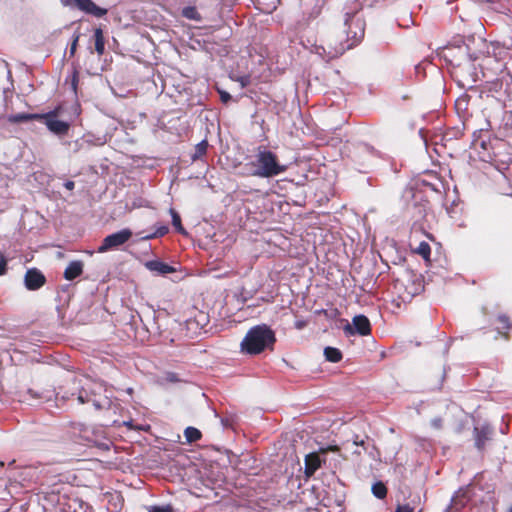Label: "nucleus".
Wrapping results in <instances>:
<instances>
[{"instance_id": "35", "label": "nucleus", "mask_w": 512, "mask_h": 512, "mask_svg": "<svg viewBox=\"0 0 512 512\" xmlns=\"http://www.w3.org/2000/svg\"><path fill=\"white\" fill-rule=\"evenodd\" d=\"M364 440H359L358 436H356L355 440H354V444L357 445V446H364Z\"/></svg>"}, {"instance_id": "38", "label": "nucleus", "mask_w": 512, "mask_h": 512, "mask_svg": "<svg viewBox=\"0 0 512 512\" xmlns=\"http://www.w3.org/2000/svg\"><path fill=\"white\" fill-rule=\"evenodd\" d=\"M296 326H297V328H301L303 326V324L302 323H297Z\"/></svg>"}, {"instance_id": "24", "label": "nucleus", "mask_w": 512, "mask_h": 512, "mask_svg": "<svg viewBox=\"0 0 512 512\" xmlns=\"http://www.w3.org/2000/svg\"><path fill=\"white\" fill-rule=\"evenodd\" d=\"M415 253L420 255L423 259L429 260L431 255V247L429 243L425 241L420 242L418 247L415 249Z\"/></svg>"}, {"instance_id": "23", "label": "nucleus", "mask_w": 512, "mask_h": 512, "mask_svg": "<svg viewBox=\"0 0 512 512\" xmlns=\"http://www.w3.org/2000/svg\"><path fill=\"white\" fill-rule=\"evenodd\" d=\"M170 213L172 216V225L175 227L176 231L182 235H187V231L182 226L180 215L174 209H170Z\"/></svg>"}, {"instance_id": "21", "label": "nucleus", "mask_w": 512, "mask_h": 512, "mask_svg": "<svg viewBox=\"0 0 512 512\" xmlns=\"http://www.w3.org/2000/svg\"><path fill=\"white\" fill-rule=\"evenodd\" d=\"M428 205V201H425L424 203H415L413 205V217L416 218L417 221L426 216Z\"/></svg>"}, {"instance_id": "3", "label": "nucleus", "mask_w": 512, "mask_h": 512, "mask_svg": "<svg viewBox=\"0 0 512 512\" xmlns=\"http://www.w3.org/2000/svg\"><path fill=\"white\" fill-rule=\"evenodd\" d=\"M252 165L255 167L252 175L261 178H272L286 171V166L279 162L278 156L267 149H259Z\"/></svg>"}, {"instance_id": "28", "label": "nucleus", "mask_w": 512, "mask_h": 512, "mask_svg": "<svg viewBox=\"0 0 512 512\" xmlns=\"http://www.w3.org/2000/svg\"><path fill=\"white\" fill-rule=\"evenodd\" d=\"M7 273V259L5 255L0 252V276H3Z\"/></svg>"}, {"instance_id": "14", "label": "nucleus", "mask_w": 512, "mask_h": 512, "mask_svg": "<svg viewBox=\"0 0 512 512\" xmlns=\"http://www.w3.org/2000/svg\"><path fill=\"white\" fill-rule=\"evenodd\" d=\"M146 267L154 272L162 275L170 274L175 272V268L159 260H153L146 263Z\"/></svg>"}, {"instance_id": "25", "label": "nucleus", "mask_w": 512, "mask_h": 512, "mask_svg": "<svg viewBox=\"0 0 512 512\" xmlns=\"http://www.w3.org/2000/svg\"><path fill=\"white\" fill-rule=\"evenodd\" d=\"M372 493L378 499H384L387 495V488L383 482H376L372 486Z\"/></svg>"}, {"instance_id": "22", "label": "nucleus", "mask_w": 512, "mask_h": 512, "mask_svg": "<svg viewBox=\"0 0 512 512\" xmlns=\"http://www.w3.org/2000/svg\"><path fill=\"white\" fill-rule=\"evenodd\" d=\"M185 438L187 442L192 443L200 440L202 438V433L199 429L195 427H187L184 431Z\"/></svg>"}, {"instance_id": "36", "label": "nucleus", "mask_w": 512, "mask_h": 512, "mask_svg": "<svg viewBox=\"0 0 512 512\" xmlns=\"http://www.w3.org/2000/svg\"><path fill=\"white\" fill-rule=\"evenodd\" d=\"M466 100L464 98H460L456 101V106L457 107H460L462 105V103H465Z\"/></svg>"}, {"instance_id": "39", "label": "nucleus", "mask_w": 512, "mask_h": 512, "mask_svg": "<svg viewBox=\"0 0 512 512\" xmlns=\"http://www.w3.org/2000/svg\"><path fill=\"white\" fill-rule=\"evenodd\" d=\"M508 512H512V506L510 507L509 511Z\"/></svg>"}, {"instance_id": "26", "label": "nucleus", "mask_w": 512, "mask_h": 512, "mask_svg": "<svg viewBox=\"0 0 512 512\" xmlns=\"http://www.w3.org/2000/svg\"><path fill=\"white\" fill-rule=\"evenodd\" d=\"M182 16L190 20H200L201 16L194 6L184 7L182 10Z\"/></svg>"}, {"instance_id": "32", "label": "nucleus", "mask_w": 512, "mask_h": 512, "mask_svg": "<svg viewBox=\"0 0 512 512\" xmlns=\"http://www.w3.org/2000/svg\"><path fill=\"white\" fill-rule=\"evenodd\" d=\"M472 146L476 149L478 146H480L483 149H486V142L484 140L480 139H474L472 142Z\"/></svg>"}, {"instance_id": "4", "label": "nucleus", "mask_w": 512, "mask_h": 512, "mask_svg": "<svg viewBox=\"0 0 512 512\" xmlns=\"http://www.w3.org/2000/svg\"><path fill=\"white\" fill-rule=\"evenodd\" d=\"M77 400L80 404L91 403L96 410L107 409L111 405V400L107 396L97 393L90 385L82 387L78 392Z\"/></svg>"}, {"instance_id": "5", "label": "nucleus", "mask_w": 512, "mask_h": 512, "mask_svg": "<svg viewBox=\"0 0 512 512\" xmlns=\"http://www.w3.org/2000/svg\"><path fill=\"white\" fill-rule=\"evenodd\" d=\"M132 236V232L129 229H122L116 233L106 236L101 245L98 248L99 253H104L109 250L118 248L125 244Z\"/></svg>"}, {"instance_id": "34", "label": "nucleus", "mask_w": 512, "mask_h": 512, "mask_svg": "<svg viewBox=\"0 0 512 512\" xmlns=\"http://www.w3.org/2000/svg\"><path fill=\"white\" fill-rule=\"evenodd\" d=\"M64 187L67 189V190H70L72 191L75 187V183L71 180H68L64 183Z\"/></svg>"}, {"instance_id": "30", "label": "nucleus", "mask_w": 512, "mask_h": 512, "mask_svg": "<svg viewBox=\"0 0 512 512\" xmlns=\"http://www.w3.org/2000/svg\"><path fill=\"white\" fill-rule=\"evenodd\" d=\"M431 426L437 430L442 429L443 428V419L440 417H436V418L432 419Z\"/></svg>"}, {"instance_id": "29", "label": "nucleus", "mask_w": 512, "mask_h": 512, "mask_svg": "<svg viewBox=\"0 0 512 512\" xmlns=\"http://www.w3.org/2000/svg\"><path fill=\"white\" fill-rule=\"evenodd\" d=\"M79 38H80V34L74 35L73 41L70 46V56H73L75 54L77 46H78Z\"/></svg>"}, {"instance_id": "19", "label": "nucleus", "mask_w": 512, "mask_h": 512, "mask_svg": "<svg viewBox=\"0 0 512 512\" xmlns=\"http://www.w3.org/2000/svg\"><path fill=\"white\" fill-rule=\"evenodd\" d=\"M168 231H169V228L167 225L160 224V225L156 226L155 232H153L151 234L142 235V232H140L138 234L141 235L142 240H150V239L162 237V236L166 235L168 233Z\"/></svg>"}, {"instance_id": "9", "label": "nucleus", "mask_w": 512, "mask_h": 512, "mask_svg": "<svg viewBox=\"0 0 512 512\" xmlns=\"http://www.w3.org/2000/svg\"><path fill=\"white\" fill-rule=\"evenodd\" d=\"M394 287L398 290L399 296L403 301L411 299L422 289L421 283L418 282L416 284L411 277L407 278L406 280H397Z\"/></svg>"}, {"instance_id": "16", "label": "nucleus", "mask_w": 512, "mask_h": 512, "mask_svg": "<svg viewBox=\"0 0 512 512\" xmlns=\"http://www.w3.org/2000/svg\"><path fill=\"white\" fill-rule=\"evenodd\" d=\"M7 120L11 124L24 123V122H29L32 120H40V114H37V113L12 114L7 117Z\"/></svg>"}, {"instance_id": "2", "label": "nucleus", "mask_w": 512, "mask_h": 512, "mask_svg": "<svg viewBox=\"0 0 512 512\" xmlns=\"http://www.w3.org/2000/svg\"><path fill=\"white\" fill-rule=\"evenodd\" d=\"M275 332L267 324L251 327L241 341V351L247 355H258L265 350H273Z\"/></svg>"}, {"instance_id": "13", "label": "nucleus", "mask_w": 512, "mask_h": 512, "mask_svg": "<svg viewBox=\"0 0 512 512\" xmlns=\"http://www.w3.org/2000/svg\"><path fill=\"white\" fill-rule=\"evenodd\" d=\"M321 466V460L317 453H310L305 457V474L312 476Z\"/></svg>"}, {"instance_id": "20", "label": "nucleus", "mask_w": 512, "mask_h": 512, "mask_svg": "<svg viewBox=\"0 0 512 512\" xmlns=\"http://www.w3.org/2000/svg\"><path fill=\"white\" fill-rule=\"evenodd\" d=\"M208 141L206 139L199 142L194 149V153L191 156L192 161H196L206 155L208 149Z\"/></svg>"}, {"instance_id": "8", "label": "nucleus", "mask_w": 512, "mask_h": 512, "mask_svg": "<svg viewBox=\"0 0 512 512\" xmlns=\"http://www.w3.org/2000/svg\"><path fill=\"white\" fill-rule=\"evenodd\" d=\"M493 428L489 424L475 426L473 429L474 445L479 452H484L488 442L492 440Z\"/></svg>"}, {"instance_id": "7", "label": "nucleus", "mask_w": 512, "mask_h": 512, "mask_svg": "<svg viewBox=\"0 0 512 512\" xmlns=\"http://www.w3.org/2000/svg\"><path fill=\"white\" fill-rule=\"evenodd\" d=\"M65 6H74L80 11L101 18L107 14V9L97 6L92 0H61Z\"/></svg>"}, {"instance_id": "31", "label": "nucleus", "mask_w": 512, "mask_h": 512, "mask_svg": "<svg viewBox=\"0 0 512 512\" xmlns=\"http://www.w3.org/2000/svg\"><path fill=\"white\" fill-rule=\"evenodd\" d=\"M220 99L226 104L231 100V95L226 91H220Z\"/></svg>"}, {"instance_id": "17", "label": "nucleus", "mask_w": 512, "mask_h": 512, "mask_svg": "<svg viewBox=\"0 0 512 512\" xmlns=\"http://www.w3.org/2000/svg\"><path fill=\"white\" fill-rule=\"evenodd\" d=\"M95 50L98 55H103L105 50V39L101 28L94 30Z\"/></svg>"}, {"instance_id": "11", "label": "nucleus", "mask_w": 512, "mask_h": 512, "mask_svg": "<svg viewBox=\"0 0 512 512\" xmlns=\"http://www.w3.org/2000/svg\"><path fill=\"white\" fill-rule=\"evenodd\" d=\"M352 324H347L344 328L345 332L350 334H359L361 336H367L371 334V324L369 319L365 315H357L353 317Z\"/></svg>"}, {"instance_id": "27", "label": "nucleus", "mask_w": 512, "mask_h": 512, "mask_svg": "<svg viewBox=\"0 0 512 512\" xmlns=\"http://www.w3.org/2000/svg\"><path fill=\"white\" fill-rule=\"evenodd\" d=\"M148 512H173V507L170 504L163 505V506H149Z\"/></svg>"}, {"instance_id": "6", "label": "nucleus", "mask_w": 512, "mask_h": 512, "mask_svg": "<svg viewBox=\"0 0 512 512\" xmlns=\"http://www.w3.org/2000/svg\"><path fill=\"white\" fill-rule=\"evenodd\" d=\"M59 108L45 114H40V120H44L47 128L57 135H65L68 133L70 125L65 121L57 119Z\"/></svg>"}, {"instance_id": "15", "label": "nucleus", "mask_w": 512, "mask_h": 512, "mask_svg": "<svg viewBox=\"0 0 512 512\" xmlns=\"http://www.w3.org/2000/svg\"><path fill=\"white\" fill-rule=\"evenodd\" d=\"M497 322L499 323V326L497 327L498 334L501 335L504 339L509 340V330L512 327L510 318L505 314H500L497 317Z\"/></svg>"}, {"instance_id": "10", "label": "nucleus", "mask_w": 512, "mask_h": 512, "mask_svg": "<svg viewBox=\"0 0 512 512\" xmlns=\"http://www.w3.org/2000/svg\"><path fill=\"white\" fill-rule=\"evenodd\" d=\"M46 282L45 275L38 268H29L24 275V285L29 291L39 290Z\"/></svg>"}, {"instance_id": "18", "label": "nucleus", "mask_w": 512, "mask_h": 512, "mask_svg": "<svg viewBox=\"0 0 512 512\" xmlns=\"http://www.w3.org/2000/svg\"><path fill=\"white\" fill-rule=\"evenodd\" d=\"M324 355L327 361L337 363L342 359V353L338 348L326 347L324 349Z\"/></svg>"}, {"instance_id": "37", "label": "nucleus", "mask_w": 512, "mask_h": 512, "mask_svg": "<svg viewBox=\"0 0 512 512\" xmlns=\"http://www.w3.org/2000/svg\"><path fill=\"white\" fill-rule=\"evenodd\" d=\"M241 83H242V86L247 85V83H248L247 77L242 78Z\"/></svg>"}, {"instance_id": "12", "label": "nucleus", "mask_w": 512, "mask_h": 512, "mask_svg": "<svg viewBox=\"0 0 512 512\" xmlns=\"http://www.w3.org/2000/svg\"><path fill=\"white\" fill-rule=\"evenodd\" d=\"M84 263L80 260L71 261L64 270V278L72 281L83 273Z\"/></svg>"}, {"instance_id": "33", "label": "nucleus", "mask_w": 512, "mask_h": 512, "mask_svg": "<svg viewBox=\"0 0 512 512\" xmlns=\"http://www.w3.org/2000/svg\"><path fill=\"white\" fill-rule=\"evenodd\" d=\"M77 83H78V74L75 71L73 74V78H72V87H73L74 91H76V89H77Z\"/></svg>"}, {"instance_id": "1", "label": "nucleus", "mask_w": 512, "mask_h": 512, "mask_svg": "<svg viewBox=\"0 0 512 512\" xmlns=\"http://www.w3.org/2000/svg\"><path fill=\"white\" fill-rule=\"evenodd\" d=\"M364 23L355 15L347 13L341 33H329L322 40V48L329 58H337L346 50L356 46L364 37Z\"/></svg>"}]
</instances>
